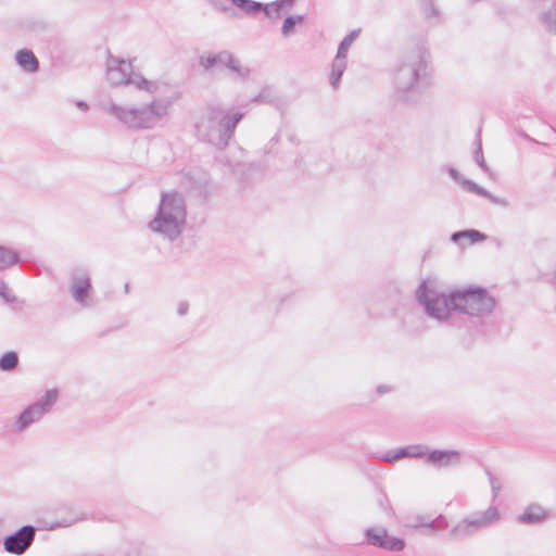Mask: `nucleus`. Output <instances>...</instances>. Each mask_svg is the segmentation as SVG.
<instances>
[{
  "instance_id": "19",
  "label": "nucleus",
  "mask_w": 556,
  "mask_h": 556,
  "mask_svg": "<svg viewBox=\"0 0 556 556\" xmlns=\"http://www.w3.org/2000/svg\"><path fill=\"white\" fill-rule=\"evenodd\" d=\"M232 4H235L238 9L244 12L248 15H253L260 12L263 8L262 2L253 1V0H230Z\"/></svg>"
},
{
  "instance_id": "32",
  "label": "nucleus",
  "mask_w": 556,
  "mask_h": 556,
  "mask_svg": "<svg viewBox=\"0 0 556 556\" xmlns=\"http://www.w3.org/2000/svg\"><path fill=\"white\" fill-rule=\"evenodd\" d=\"M481 197L490 200L492 203L497 204V205H502V206L508 205L507 200L497 198V197L493 195L492 193H490L488 190H485V193L482 194Z\"/></svg>"
},
{
  "instance_id": "4",
  "label": "nucleus",
  "mask_w": 556,
  "mask_h": 556,
  "mask_svg": "<svg viewBox=\"0 0 556 556\" xmlns=\"http://www.w3.org/2000/svg\"><path fill=\"white\" fill-rule=\"evenodd\" d=\"M170 105L172 101L168 99H154L149 104L139 108L111 103L106 111L128 128L151 129L168 114Z\"/></svg>"
},
{
  "instance_id": "35",
  "label": "nucleus",
  "mask_w": 556,
  "mask_h": 556,
  "mask_svg": "<svg viewBox=\"0 0 556 556\" xmlns=\"http://www.w3.org/2000/svg\"><path fill=\"white\" fill-rule=\"evenodd\" d=\"M188 308H189L188 303H186V302L180 303L179 306H178V314L180 316L186 315L187 312H188Z\"/></svg>"
},
{
  "instance_id": "8",
  "label": "nucleus",
  "mask_w": 556,
  "mask_h": 556,
  "mask_svg": "<svg viewBox=\"0 0 556 556\" xmlns=\"http://www.w3.org/2000/svg\"><path fill=\"white\" fill-rule=\"evenodd\" d=\"M501 519L502 514L498 507L489 506L484 510L473 511L463 518L452 528L451 535L455 539H465L497 525Z\"/></svg>"
},
{
  "instance_id": "9",
  "label": "nucleus",
  "mask_w": 556,
  "mask_h": 556,
  "mask_svg": "<svg viewBox=\"0 0 556 556\" xmlns=\"http://www.w3.org/2000/svg\"><path fill=\"white\" fill-rule=\"evenodd\" d=\"M58 390H48L40 399L26 407L15 419V431L23 432L34 422L39 421L52 409L53 405L58 401Z\"/></svg>"
},
{
  "instance_id": "36",
  "label": "nucleus",
  "mask_w": 556,
  "mask_h": 556,
  "mask_svg": "<svg viewBox=\"0 0 556 556\" xmlns=\"http://www.w3.org/2000/svg\"><path fill=\"white\" fill-rule=\"evenodd\" d=\"M426 13L428 16L437 15V10L429 3V8L426 9Z\"/></svg>"
},
{
  "instance_id": "37",
  "label": "nucleus",
  "mask_w": 556,
  "mask_h": 556,
  "mask_svg": "<svg viewBox=\"0 0 556 556\" xmlns=\"http://www.w3.org/2000/svg\"><path fill=\"white\" fill-rule=\"evenodd\" d=\"M76 105H77L80 110H83V111H87V110H88V104H87L86 102H84V101H77V102H76Z\"/></svg>"
},
{
  "instance_id": "40",
  "label": "nucleus",
  "mask_w": 556,
  "mask_h": 556,
  "mask_svg": "<svg viewBox=\"0 0 556 556\" xmlns=\"http://www.w3.org/2000/svg\"><path fill=\"white\" fill-rule=\"evenodd\" d=\"M134 556H140L138 552H135V555Z\"/></svg>"
},
{
  "instance_id": "3",
  "label": "nucleus",
  "mask_w": 556,
  "mask_h": 556,
  "mask_svg": "<svg viewBox=\"0 0 556 556\" xmlns=\"http://www.w3.org/2000/svg\"><path fill=\"white\" fill-rule=\"evenodd\" d=\"M426 52L421 48L405 52L394 71V97L401 102L414 100L421 73L426 68Z\"/></svg>"
},
{
  "instance_id": "11",
  "label": "nucleus",
  "mask_w": 556,
  "mask_h": 556,
  "mask_svg": "<svg viewBox=\"0 0 556 556\" xmlns=\"http://www.w3.org/2000/svg\"><path fill=\"white\" fill-rule=\"evenodd\" d=\"M361 30L354 29L346 35L340 42L336 58L333 59L330 74V85L337 89L340 84V79L346 68L348 51L352 46L353 41L358 37Z\"/></svg>"
},
{
  "instance_id": "27",
  "label": "nucleus",
  "mask_w": 556,
  "mask_h": 556,
  "mask_svg": "<svg viewBox=\"0 0 556 556\" xmlns=\"http://www.w3.org/2000/svg\"><path fill=\"white\" fill-rule=\"evenodd\" d=\"M462 186L469 192L482 195L485 193V189L478 186L475 181L468 179L459 180Z\"/></svg>"
},
{
  "instance_id": "16",
  "label": "nucleus",
  "mask_w": 556,
  "mask_h": 556,
  "mask_svg": "<svg viewBox=\"0 0 556 556\" xmlns=\"http://www.w3.org/2000/svg\"><path fill=\"white\" fill-rule=\"evenodd\" d=\"M15 61L26 73H36L39 70V61L31 50H18L15 54Z\"/></svg>"
},
{
  "instance_id": "33",
  "label": "nucleus",
  "mask_w": 556,
  "mask_h": 556,
  "mask_svg": "<svg viewBox=\"0 0 556 556\" xmlns=\"http://www.w3.org/2000/svg\"><path fill=\"white\" fill-rule=\"evenodd\" d=\"M381 459L387 463H394L399 460V456L395 451H389L381 456Z\"/></svg>"
},
{
  "instance_id": "5",
  "label": "nucleus",
  "mask_w": 556,
  "mask_h": 556,
  "mask_svg": "<svg viewBox=\"0 0 556 556\" xmlns=\"http://www.w3.org/2000/svg\"><path fill=\"white\" fill-rule=\"evenodd\" d=\"M105 65V77L112 86L132 85L137 89L144 90L149 93L160 91L161 84L155 80H148L140 74L135 73L130 61L109 53Z\"/></svg>"
},
{
  "instance_id": "26",
  "label": "nucleus",
  "mask_w": 556,
  "mask_h": 556,
  "mask_svg": "<svg viewBox=\"0 0 556 556\" xmlns=\"http://www.w3.org/2000/svg\"><path fill=\"white\" fill-rule=\"evenodd\" d=\"M303 21L302 15L288 16L282 24L281 33L283 36H289L296 23Z\"/></svg>"
},
{
  "instance_id": "17",
  "label": "nucleus",
  "mask_w": 556,
  "mask_h": 556,
  "mask_svg": "<svg viewBox=\"0 0 556 556\" xmlns=\"http://www.w3.org/2000/svg\"><path fill=\"white\" fill-rule=\"evenodd\" d=\"M230 61V52L222 51L213 55L200 56V65L205 70H210L214 66H225L227 62Z\"/></svg>"
},
{
  "instance_id": "23",
  "label": "nucleus",
  "mask_w": 556,
  "mask_h": 556,
  "mask_svg": "<svg viewBox=\"0 0 556 556\" xmlns=\"http://www.w3.org/2000/svg\"><path fill=\"white\" fill-rule=\"evenodd\" d=\"M18 364V356L15 352L10 351L0 357V369L3 371L13 370Z\"/></svg>"
},
{
  "instance_id": "39",
  "label": "nucleus",
  "mask_w": 556,
  "mask_h": 556,
  "mask_svg": "<svg viewBox=\"0 0 556 556\" xmlns=\"http://www.w3.org/2000/svg\"><path fill=\"white\" fill-rule=\"evenodd\" d=\"M128 288H129V285H128V283H126V285H125V290H126V291H128Z\"/></svg>"
},
{
  "instance_id": "12",
  "label": "nucleus",
  "mask_w": 556,
  "mask_h": 556,
  "mask_svg": "<svg viewBox=\"0 0 556 556\" xmlns=\"http://www.w3.org/2000/svg\"><path fill=\"white\" fill-rule=\"evenodd\" d=\"M35 535L36 529L33 526H23L16 532L4 539V551L14 555H23L33 544Z\"/></svg>"
},
{
  "instance_id": "30",
  "label": "nucleus",
  "mask_w": 556,
  "mask_h": 556,
  "mask_svg": "<svg viewBox=\"0 0 556 556\" xmlns=\"http://www.w3.org/2000/svg\"><path fill=\"white\" fill-rule=\"evenodd\" d=\"M0 296L5 302H15L16 296L12 293L11 289L4 281H0Z\"/></svg>"
},
{
  "instance_id": "20",
  "label": "nucleus",
  "mask_w": 556,
  "mask_h": 556,
  "mask_svg": "<svg viewBox=\"0 0 556 556\" xmlns=\"http://www.w3.org/2000/svg\"><path fill=\"white\" fill-rule=\"evenodd\" d=\"M20 256L17 252L0 245V269H4L13 264L18 263Z\"/></svg>"
},
{
  "instance_id": "2",
  "label": "nucleus",
  "mask_w": 556,
  "mask_h": 556,
  "mask_svg": "<svg viewBox=\"0 0 556 556\" xmlns=\"http://www.w3.org/2000/svg\"><path fill=\"white\" fill-rule=\"evenodd\" d=\"M242 113H231L220 106H208L195 124L197 137L216 148L224 149L233 136Z\"/></svg>"
},
{
  "instance_id": "13",
  "label": "nucleus",
  "mask_w": 556,
  "mask_h": 556,
  "mask_svg": "<svg viewBox=\"0 0 556 556\" xmlns=\"http://www.w3.org/2000/svg\"><path fill=\"white\" fill-rule=\"evenodd\" d=\"M366 539L369 544L392 552L402 551L405 546L402 539L390 536L384 528H369L366 531Z\"/></svg>"
},
{
  "instance_id": "7",
  "label": "nucleus",
  "mask_w": 556,
  "mask_h": 556,
  "mask_svg": "<svg viewBox=\"0 0 556 556\" xmlns=\"http://www.w3.org/2000/svg\"><path fill=\"white\" fill-rule=\"evenodd\" d=\"M416 298L425 307L426 313L438 320H446L455 311L452 291L448 293L440 291L433 279L422 281L416 291Z\"/></svg>"
},
{
  "instance_id": "10",
  "label": "nucleus",
  "mask_w": 556,
  "mask_h": 556,
  "mask_svg": "<svg viewBox=\"0 0 556 556\" xmlns=\"http://www.w3.org/2000/svg\"><path fill=\"white\" fill-rule=\"evenodd\" d=\"M70 292L74 301L83 307L92 305L93 288L87 271L79 269L72 274Z\"/></svg>"
},
{
  "instance_id": "21",
  "label": "nucleus",
  "mask_w": 556,
  "mask_h": 556,
  "mask_svg": "<svg viewBox=\"0 0 556 556\" xmlns=\"http://www.w3.org/2000/svg\"><path fill=\"white\" fill-rule=\"evenodd\" d=\"M285 3L292 4L293 0H277L270 4H263L261 11H263L269 18L278 20L280 17L281 8Z\"/></svg>"
},
{
  "instance_id": "1",
  "label": "nucleus",
  "mask_w": 556,
  "mask_h": 556,
  "mask_svg": "<svg viewBox=\"0 0 556 556\" xmlns=\"http://www.w3.org/2000/svg\"><path fill=\"white\" fill-rule=\"evenodd\" d=\"M187 224V204L182 193L170 190L161 193L155 216L149 222V229L168 241H175Z\"/></svg>"
},
{
  "instance_id": "22",
  "label": "nucleus",
  "mask_w": 556,
  "mask_h": 556,
  "mask_svg": "<svg viewBox=\"0 0 556 556\" xmlns=\"http://www.w3.org/2000/svg\"><path fill=\"white\" fill-rule=\"evenodd\" d=\"M541 21L549 33L556 34V0L551 10L541 15Z\"/></svg>"
},
{
  "instance_id": "14",
  "label": "nucleus",
  "mask_w": 556,
  "mask_h": 556,
  "mask_svg": "<svg viewBox=\"0 0 556 556\" xmlns=\"http://www.w3.org/2000/svg\"><path fill=\"white\" fill-rule=\"evenodd\" d=\"M460 462V453L455 450H433L427 454V464L437 468H447L458 465Z\"/></svg>"
},
{
  "instance_id": "38",
  "label": "nucleus",
  "mask_w": 556,
  "mask_h": 556,
  "mask_svg": "<svg viewBox=\"0 0 556 556\" xmlns=\"http://www.w3.org/2000/svg\"><path fill=\"white\" fill-rule=\"evenodd\" d=\"M450 175L455 179V180H460L459 179V175H458V172L455 169V168H450Z\"/></svg>"
},
{
  "instance_id": "28",
  "label": "nucleus",
  "mask_w": 556,
  "mask_h": 556,
  "mask_svg": "<svg viewBox=\"0 0 556 556\" xmlns=\"http://www.w3.org/2000/svg\"><path fill=\"white\" fill-rule=\"evenodd\" d=\"M486 475L489 477V482L492 491V500H496L498 496L500 491L502 490V483L500 479L494 477L490 471H486Z\"/></svg>"
},
{
  "instance_id": "31",
  "label": "nucleus",
  "mask_w": 556,
  "mask_h": 556,
  "mask_svg": "<svg viewBox=\"0 0 556 556\" xmlns=\"http://www.w3.org/2000/svg\"><path fill=\"white\" fill-rule=\"evenodd\" d=\"M447 526V520L443 516H439L438 518L433 519L428 527L434 531L446 529Z\"/></svg>"
},
{
  "instance_id": "24",
  "label": "nucleus",
  "mask_w": 556,
  "mask_h": 556,
  "mask_svg": "<svg viewBox=\"0 0 556 556\" xmlns=\"http://www.w3.org/2000/svg\"><path fill=\"white\" fill-rule=\"evenodd\" d=\"M226 67L236 73L241 78H245L250 75V70L243 67L240 61L232 53H230V61L227 62Z\"/></svg>"
},
{
  "instance_id": "29",
  "label": "nucleus",
  "mask_w": 556,
  "mask_h": 556,
  "mask_svg": "<svg viewBox=\"0 0 556 556\" xmlns=\"http://www.w3.org/2000/svg\"><path fill=\"white\" fill-rule=\"evenodd\" d=\"M409 457H426L429 453V450L427 446L422 444H416V445H409Z\"/></svg>"
},
{
  "instance_id": "34",
  "label": "nucleus",
  "mask_w": 556,
  "mask_h": 556,
  "mask_svg": "<svg viewBox=\"0 0 556 556\" xmlns=\"http://www.w3.org/2000/svg\"><path fill=\"white\" fill-rule=\"evenodd\" d=\"M397 456H399V459H402L404 457H409V448L408 446L406 447H401L399 450L395 451Z\"/></svg>"
},
{
  "instance_id": "25",
  "label": "nucleus",
  "mask_w": 556,
  "mask_h": 556,
  "mask_svg": "<svg viewBox=\"0 0 556 556\" xmlns=\"http://www.w3.org/2000/svg\"><path fill=\"white\" fill-rule=\"evenodd\" d=\"M473 160L483 172H485V173L489 172V166L486 165V163L484 161V156H483V152H482V143H481L479 134L476 139V149L473 151Z\"/></svg>"
},
{
  "instance_id": "18",
  "label": "nucleus",
  "mask_w": 556,
  "mask_h": 556,
  "mask_svg": "<svg viewBox=\"0 0 556 556\" xmlns=\"http://www.w3.org/2000/svg\"><path fill=\"white\" fill-rule=\"evenodd\" d=\"M468 238L470 239L471 243L483 241L486 237L484 233L475 230V229H468V230H462L454 232L451 237L452 241L455 243H459L460 239Z\"/></svg>"
},
{
  "instance_id": "6",
  "label": "nucleus",
  "mask_w": 556,
  "mask_h": 556,
  "mask_svg": "<svg viewBox=\"0 0 556 556\" xmlns=\"http://www.w3.org/2000/svg\"><path fill=\"white\" fill-rule=\"evenodd\" d=\"M455 312L471 317H482L490 314L495 306V300L483 288L469 287L452 290Z\"/></svg>"
},
{
  "instance_id": "15",
  "label": "nucleus",
  "mask_w": 556,
  "mask_h": 556,
  "mask_svg": "<svg viewBox=\"0 0 556 556\" xmlns=\"http://www.w3.org/2000/svg\"><path fill=\"white\" fill-rule=\"evenodd\" d=\"M547 518L548 514L542 506L532 504L517 517V521L525 525H538L544 522Z\"/></svg>"
}]
</instances>
